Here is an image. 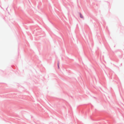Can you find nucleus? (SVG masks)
I'll use <instances>...</instances> for the list:
<instances>
[{
	"instance_id": "obj_2",
	"label": "nucleus",
	"mask_w": 124,
	"mask_h": 124,
	"mask_svg": "<svg viewBox=\"0 0 124 124\" xmlns=\"http://www.w3.org/2000/svg\"><path fill=\"white\" fill-rule=\"evenodd\" d=\"M57 66H58V68L59 69V64L58 63V64Z\"/></svg>"
},
{
	"instance_id": "obj_1",
	"label": "nucleus",
	"mask_w": 124,
	"mask_h": 124,
	"mask_svg": "<svg viewBox=\"0 0 124 124\" xmlns=\"http://www.w3.org/2000/svg\"><path fill=\"white\" fill-rule=\"evenodd\" d=\"M80 18H83V16H82V15L81 14H80Z\"/></svg>"
}]
</instances>
